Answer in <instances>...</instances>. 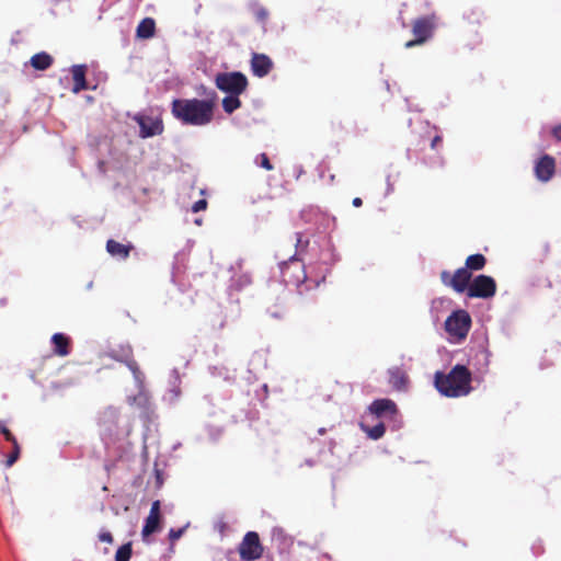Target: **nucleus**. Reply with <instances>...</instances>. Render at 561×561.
Here are the masks:
<instances>
[{"label": "nucleus", "mask_w": 561, "mask_h": 561, "mask_svg": "<svg viewBox=\"0 0 561 561\" xmlns=\"http://www.w3.org/2000/svg\"><path fill=\"white\" fill-rule=\"evenodd\" d=\"M54 62V58L46 51H41L33 55L30 59V65L35 70H47Z\"/></svg>", "instance_id": "nucleus-18"}, {"label": "nucleus", "mask_w": 561, "mask_h": 561, "mask_svg": "<svg viewBox=\"0 0 561 561\" xmlns=\"http://www.w3.org/2000/svg\"><path fill=\"white\" fill-rule=\"evenodd\" d=\"M471 318L465 310L454 311L445 321V330L449 335L462 340L468 335Z\"/></svg>", "instance_id": "nucleus-4"}, {"label": "nucleus", "mask_w": 561, "mask_h": 561, "mask_svg": "<svg viewBox=\"0 0 561 561\" xmlns=\"http://www.w3.org/2000/svg\"><path fill=\"white\" fill-rule=\"evenodd\" d=\"M160 528V501H154L151 504V508L149 515L145 520V525L142 527L141 535L142 537H148L149 535L156 533Z\"/></svg>", "instance_id": "nucleus-14"}, {"label": "nucleus", "mask_w": 561, "mask_h": 561, "mask_svg": "<svg viewBox=\"0 0 561 561\" xmlns=\"http://www.w3.org/2000/svg\"><path fill=\"white\" fill-rule=\"evenodd\" d=\"M134 249L131 243L123 244L114 239L106 242V251L113 257L125 260L129 256L130 251Z\"/></svg>", "instance_id": "nucleus-16"}, {"label": "nucleus", "mask_w": 561, "mask_h": 561, "mask_svg": "<svg viewBox=\"0 0 561 561\" xmlns=\"http://www.w3.org/2000/svg\"><path fill=\"white\" fill-rule=\"evenodd\" d=\"M496 283L493 277L489 275H478L474 277L468 288L467 296L469 298L488 299L495 295Z\"/></svg>", "instance_id": "nucleus-8"}, {"label": "nucleus", "mask_w": 561, "mask_h": 561, "mask_svg": "<svg viewBox=\"0 0 561 561\" xmlns=\"http://www.w3.org/2000/svg\"><path fill=\"white\" fill-rule=\"evenodd\" d=\"M352 204L354 207H360L363 205V201L360 197H355L353 198Z\"/></svg>", "instance_id": "nucleus-35"}, {"label": "nucleus", "mask_w": 561, "mask_h": 561, "mask_svg": "<svg viewBox=\"0 0 561 561\" xmlns=\"http://www.w3.org/2000/svg\"><path fill=\"white\" fill-rule=\"evenodd\" d=\"M156 23L151 18H145L137 26L136 34L139 38H150L154 35Z\"/></svg>", "instance_id": "nucleus-20"}, {"label": "nucleus", "mask_w": 561, "mask_h": 561, "mask_svg": "<svg viewBox=\"0 0 561 561\" xmlns=\"http://www.w3.org/2000/svg\"><path fill=\"white\" fill-rule=\"evenodd\" d=\"M216 87L231 95H240L248 88V78L239 71L220 72L215 78Z\"/></svg>", "instance_id": "nucleus-3"}, {"label": "nucleus", "mask_w": 561, "mask_h": 561, "mask_svg": "<svg viewBox=\"0 0 561 561\" xmlns=\"http://www.w3.org/2000/svg\"><path fill=\"white\" fill-rule=\"evenodd\" d=\"M370 412L377 417L394 419L398 415L397 404L390 399H377L370 407Z\"/></svg>", "instance_id": "nucleus-12"}, {"label": "nucleus", "mask_w": 561, "mask_h": 561, "mask_svg": "<svg viewBox=\"0 0 561 561\" xmlns=\"http://www.w3.org/2000/svg\"><path fill=\"white\" fill-rule=\"evenodd\" d=\"M442 144V137L436 135L433 139H432V142H431V148L432 149H437V147Z\"/></svg>", "instance_id": "nucleus-34"}, {"label": "nucleus", "mask_w": 561, "mask_h": 561, "mask_svg": "<svg viewBox=\"0 0 561 561\" xmlns=\"http://www.w3.org/2000/svg\"><path fill=\"white\" fill-rule=\"evenodd\" d=\"M72 79H73L72 91L75 93H79L80 91L85 90L88 88L87 80H85V67L84 66H73Z\"/></svg>", "instance_id": "nucleus-19"}, {"label": "nucleus", "mask_w": 561, "mask_h": 561, "mask_svg": "<svg viewBox=\"0 0 561 561\" xmlns=\"http://www.w3.org/2000/svg\"><path fill=\"white\" fill-rule=\"evenodd\" d=\"M184 533V528H179V529H170L169 531V539L174 542L176 541L178 539H180L182 537Z\"/></svg>", "instance_id": "nucleus-29"}, {"label": "nucleus", "mask_w": 561, "mask_h": 561, "mask_svg": "<svg viewBox=\"0 0 561 561\" xmlns=\"http://www.w3.org/2000/svg\"><path fill=\"white\" fill-rule=\"evenodd\" d=\"M121 354H117V351L113 350L111 352V356L119 362H123L126 364V366L131 370L134 377L137 380H140L141 371L139 369V366L137 362L133 357V350L129 345L122 346L121 347Z\"/></svg>", "instance_id": "nucleus-13"}, {"label": "nucleus", "mask_w": 561, "mask_h": 561, "mask_svg": "<svg viewBox=\"0 0 561 561\" xmlns=\"http://www.w3.org/2000/svg\"><path fill=\"white\" fill-rule=\"evenodd\" d=\"M485 264H486V257L481 253H477V254H471L466 259L463 267L468 268V272L472 273V272L483 270Z\"/></svg>", "instance_id": "nucleus-21"}, {"label": "nucleus", "mask_w": 561, "mask_h": 561, "mask_svg": "<svg viewBox=\"0 0 561 561\" xmlns=\"http://www.w3.org/2000/svg\"><path fill=\"white\" fill-rule=\"evenodd\" d=\"M263 546L260 541L259 534L255 531H248L239 545L238 552L241 560L254 561L263 556Z\"/></svg>", "instance_id": "nucleus-7"}, {"label": "nucleus", "mask_w": 561, "mask_h": 561, "mask_svg": "<svg viewBox=\"0 0 561 561\" xmlns=\"http://www.w3.org/2000/svg\"><path fill=\"white\" fill-rule=\"evenodd\" d=\"M386 427L382 422L376 424L373 427L366 428L367 435L373 439H379L385 435Z\"/></svg>", "instance_id": "nucleus-24"}, {"label": "nucleus", "mask_w": 561, "mask_h": 561, "mask_svg": "<svg viewBox=\"0 0 561 561\" xmlns=\"http://www.w3.org/2000/svg\"><path fill=\"white\" fill-rule=\"evenodd\" d=\"M389 383L397 391H404L409 385L407 373L400 367H392L388 370Z\"/></svg>", "instance_id": "nucleus-15"}, {"label": "nucleus", "mask_w": 561, "mask_h": 561, "mask_svg": "<svg viewBox=\"0 0 561 561\" xmlns=\"http://www.w3.org/2000/svg\"><path fill=\"white\" fill-rule=\"evenodd\" d=\"M471 272L468 268L459 267L453 274L448 271H443L439 275L440 282L444 286L451 288L456 293H467L471 284Z\"/></svg>", "instance_id": "nucleus-6"}, {"label": "nucleus", "mask_w": 561, "mask_h": 561, "mask_svg": "<svg viewBox=\"0 0 561 561\" xmlns=\"http://www.w3.org/2000/svg\"><path fill=\"white\" fill-rule=\"evenodd\" d=\"M291 267H295L296 270H299L300 272H302L301 263L297 259L291 257L289 262L282 263V272H283L284 276L287 274L288 270Z\"/></svg>", "instance_id": "nucleus-26"}, {"label": "nucleus", "mask_w": 561, "mask_h": 561, "mask_svg": "<svg viewBox=\"0 0 561 561\" xmlns=\"http://www.w3.org/2000/svg\"><path fill=\"white\" fill-rule=\"evenodd\" d=\"M238 96L229 94L222 99V108L226 113L231 114L241 106V101Z\"/></svg>", "instance_id": "nucleus-22"}, {"label": "nucleus", "mask_w": 561, "mask_h": 561, "mask_svg": "<svg viewBox=\"0 0 561 561\" xmlns=\"http://www.w3.org/2000/svg\"><path fill=\"white\" fill-rule=\"evenodd\" d=\"M535 175L541 182H548L556 172V160L549 154H543L535 164Z\"/></svg>", "instance_id": "nucleus-10"}, {"label": "nucleus", "mask_w": 561, "mask_h": 561, "mask_svg": "<svg viewBox=\"0 0 561 561\" xmlns=\"http://www.w3.org/2000/svg\"><path fill=\"white\" fill-rule=\"evenodd\" d=\"M51 343L54 345V354L60 357H65L70 353V339L64 333H55L51 336Z\"/></svg>", "instance_id": "nucleus-17"}, {"label": "nucleus", "mask_w": 561, "mask_h": 561, "mask_svg": "<svg viewBox=\"0 0 561 561\" xmlns=\"http://www.w3.org/2000/svg\"><path fill=\"white\" fill-rule=\"evenodd\" d=\"M217 99L214 90L207 92L205 99H174L171 103V114L183 125L206 126L214 121Z\"/></svg>", "instance_id": "nucleus-1"}, {"label": "nucleus", "mask_w": 561, "mask_h": 561, "mask_svg": "<svg viewBox=\"0 0 561 561\" xmlns=\"http://www.w3.org/2000/svg\"><path fill=\"white\" fill-rule=\"evenodd\" d=\"M0 432L3 434L5 440L10 442L11 444L18 442L14 435L5 426H1Z\"/></svg>", "instance_id": "nucleus-31"}, {"label": "nucleus", "mask_w": 561, "mask_h": 561, "mask_svg": "<svg viewBox=\"0 0 561 561\" xmlns=\"http://www.w3.org/2000/svg\"><path fill=\"white\" fill-rule=\"evenodd\" d=\"M256 161L259 162V164H260L263 169H265V170H267V171L273 170V164L271 163V161H270V159H268V157H267V154H266V153H261V154H259V157H257Z\"/></svg>", "instance_id": "nucleus-28"}, {"label": "nucleus", "mask_w": 561, "mask_h": 561, "mask_svg": "<svg viewBox=\"0 0 561 561\" xmlns=\"http://www.w3.org/2000/svg\"><path fill=\"white\" fill-rule=\"evenodd\" d=\"M471 371L463 365H456L448 374H435V387L445 397L467 396L471 388Z\"/></svg>", "instance_id": "nucleus-2"}, {"label": "nucleus", "mask_w": 561, "mask_h": 561, "mask_svg": "<svg viewBox=\"0 0 561 561\" xmlns=\"http://www.w3.org/2000/svg\"><path fill=\"white\" fill-rule=\"evenodd\" d=\"M304 279H305V275H302V277H299V276H298V277L296 278V282H297V283H299V282H301V280H304Z\"/></svg>", "instance_id": "nucleus-38"}, {"label": "nucleus", "mask_w": 561, "mask_h": 561, "mask_svg": "<svg viewBox=\"0 0 561 561\" xmlns=\"http://www.w3.org/2000/svg\"><path fill=\"white\" fill-rule=\"evenodd\" d=\"M270 313L275 317V318H280L282 317V312L280 311H271L270 310Z\"/></svg>", "instance_id": "nucleus-36"}, {"label": "nucleus", "mask_w": 561, "mask_h": 561, "mask_svg": "<svg viewBox=\"0 0 561 561\" xmlns=\"http://www.w3.org/2000/svg\"><path fill=\"white\" fill-rule=\"evenodd\" d=\"M551 134L557 140L561 141V124L554 126Z\"/></svg>", "instance_id": "nucleus-33"}, {"label": "nucleus", "mask_w": 561, "mask_h": 561, "mask_svg": "<svg viewBox=\"0 0 561 561\" xmlns=\"http://www.w3.org/2000/svg\"><path fill=\"white\" fill-rule=\"evenodd\" d=\"M139 127V136L141 138H149L163 133V123L160 118H153L150 116L137 115L134 118Z\"/></svg>", "instance_id": "nucleus-9"}, {"label": "nucleus", "mask_w": 561, "mask_h": 561, "mask_svg": "<svg viewBox=\"0 0 561 561\" xmlns=\"http://www.w3.org/2000/svg\"><path fill=\"white\" fill-rule=\"evenodd\" d=\"M99 539L103 542L112 543L113 542V536L110 531H102L99 535Z\"/></svg>", "instance_id": "nucleus-32"}, {"label": "nucleus", "mask_w": 561, "mask_h": 561, "mask_svg": "<svg viewBox=\"0 0 561 561\" xmlns=\"http://www.w3.org/2000/svg\"><path fill=\"white\" fill-rule=\"evenodd\" d=\"M251 71L255 77H266L273 69V60L265 54L253 53L250 60Z\"/></svg>", "instance_id": "nucleus-11"}, {"label": "nucleus", "mask_w": 561, "mask_h": 561, "mask_svg": "<svg viewBox=\"0 0 561 561\" xmlns=\"http://www.w3.org/2000/svg\"><path fill=\"white\" fill-rule=\"evenodd\" d=\"M434 28V15L422 16L414 20L412 24V34L414 35V39L407 42L404 46L407 48H411L425 43L432 37Z\"/></svg>", "instance_id": "nucleus-5"}, {"label": "nucleus", "mask_w": 561, "mask_h": 561, "mask_svg": "<svg viewBox=\"0 0 561 561\" xmlns=\"http://www.w3.org/2000/svg\"><path fill=\"white\" fill-rule=\"evenodd\" d=\"M133 554L131 542L121 546L115 553V561H129Z\"/></svg>", "instance_id": "nucleus-23"}, {"label": "nucleus", "mask_w": 561, "mask_h": 561, "mask_svg": "<svg viewBox=\"0 0 561 561\" xmlns=\"http://www.w3.org/2000/svg\"><path fill=\"white\" fill-rule=\"evenodd\" d=\"M334 179H335V175H333V174H332V175L330 176V180H331V181H334Z\"/></svg>", "instance_id": "nucleus-39"}, {"label": "nucleus", "mask_w": 561, "mask_h": 561, "mask_svg": "<svg viewBox=\"0 0 561 561\" xmlns=\"http://www.w3.org/2000/svg\"><path fill=\"white\" fill-rule=\"evenodd\" d=\"M12 446H13V450L12 453L8 456V459H7V467H11L13 466V463L19 459L20 457V445L18 442H14L12 443Z\"/></svg>", "instance_id": "nucleus-27"}, {"label": "nucleus", "mask_w": 561, "mask_h": 561, "mask_svg": "<svg viewBox=\"0 0 561 561\" xmlns=\"http://www.w3.org/2000/svg\"><path fill=\"white\" fill-rule=\"evenodd\" d=\"M301 239H302V234L300 232H297L296 233V241H297V244H299L301 242Z\"/></svg>", "instance_id": "nucleus-37"}, {"label": "nucleus", "mask_w": 561, "mask_h": 561, "mask_svg": "<svg viewBox=\"0 0 561 561\" xmlns=\"http://www.w3.org/2000/svg\"><path fill=\"white\" fill-rule=\"evenodd\" d=\"M207 207V201L206 199H199L197 202H195L192 206V211L193 213H198L201 210H205Z\"/></svg>", "instance_id": "nucleus-30"}, {"label": "nucleus", "mask_w": 561, "mask_h": 561, "mask_svg": "<svg viewBox=\"0 0 561 561\" xmlns=\"http://www.w3.org/2000/svg\"><path fill=\"white\" fill-rule=\"evenodd\" d=\"M254 18L257 22L262 23L263 25L266 23L268 19V11L263 7H255L253 9Z\"/></svg>", "instance_id": "nucleus-25"}]
</instances>
